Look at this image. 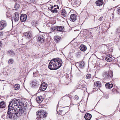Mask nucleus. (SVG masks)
Masks as SVG:
<instances>
[{
    "mask_svg": "<svg viewBox=\"0 0 120 120\" xmlns=\"http://www.w3.org/2000/svg\"><path fill=\"white\" fill-rule=\"evenodd\" d=\"M3 35V32H0V36H1Z\"/></svg>",
    "mask_w": 120,
    "mask_h": 120,
    "instance_id": "nucleus-44",
    "label": "nucleus"
},
{
    "mask_svg": "<svg viewBox=\"0 0 120 120\" xmlns=\"http://www.w3.org/2000/svg\"><path fill=\"white\" fill-rule=\"evenodd\" d=\"M117 12L118 14L120 15V7L118 8L117 9Z\"/></svg>",
    "mask_w": 120,
    "mask_h": 120,
    "instance_id": "nucleus-38",
    "label": "nucleus"
},
{
    "mask_svg": "<svg viewBox=\"0 0 120 120\" xmlns=\"http://www.w3.org/2000/svg\"><path fill=\"white\" fill-rule=\"evenodd\" d=\"M76 19L77 18L75 14H72L71 15L70 17V20L71 21L74 22Z\"/></svg>",
    "mask_w": 120,
    "mask_h": 120,
    "instance_id": "nucleus-15",
    "label": "nucleus"
},
{
    "mask_svg": "<svg viewBox=\"0 0 120 120\" xmlns=\"http://www.w3.org/2000/svg\"><path fill=\"white\" fill-rule=\"evenodd\" d=\"M15 15L12 18V21L13 22V20L14 22H16L19 19V14L17 12H15Z\"/></svg>",
    "mask_w": 120,
    "mask_h": 120,
    "instance_id": "nucleus-10",
    "label": "nucleus"
},
{
    "mask_svg": "<svg viewBox=\"0 0 120 120\" xmlns=\"http://www.w3.org/2000/svg\"><path fill=\"white\" fill-rule=\"evenodd\" d=\"M79 66L81 68H83L85 65V63L83 61L79 62Z\"/></svg>",
    "mask_w": 120,
    "mask_h": 120,
    "instance_id": "nucleus-27",
    "label": "nucleus"
},
{
    "mask_svg": "<svg viewBox=\"0 0 120 120\" xmlns=\"http://www.w3.org/2000/svg\"><path fill=\"white\" fill-rule=\"evenodd\" d=\"M14 89L15 90H18L20 88V85L18 84H15L14 86Z\"/></svg>",
    "mask_w": 120,
    "mask_h": 120,
    "instance_id": "nucleus-29",
    "label": "nucleus"
},
{
    "mask_svg": "<svg viewBox=\"0 0 120 120\" xmlns=\"http://www.w3.org/2000/svg\"><path fill=\"white\" fill-rule=\"evenodd\" d=\"M2 42L0 41V47L2 46Z\"/></svg>",
    "mask_w": 120,
    "mask_h": 120,
    "instance_id": "nucleus-43",
    "label": "nucleus"
},
{
    "mask_svg": "<svg viewBox=\"0 0 120 120\" xmlns=\"http://www.w3.org/2000/svg\"><path fill=\"white\" fill-rule=\"evenodd\" d=\"M63 111L62 110H60L59 111V114L61 115H63L62 114V111Z\"/></svg>",
    "mask_w": 120,
    "mask_h": 120,
    "instance_id": "nucleus-40",
    "label": "nucleus"
},
{
    "mask_svg": "<svg viewBox=\"0 0 120 120\" xmlns=\"http://www.w3.org/2000/svg\"><path fill=\"white\" fill-rule=\"evenodd\" d=\"M103 3V1L102 0H97L96 2V3L97 5L99 6L102 5Z\"/></svg>",
    "mask_w": 120,
    "mask_h": 120,
    "instance_id": "nucleus-21",
    "label": "nucleus"
},
{
    "mask_svg": "<svg viewBox=\"0 0 120 120\" xmlns=\"http://www.w3.org/2000/svg\"><path fill=\"white\" fill-rule=\"evenodd\" d=\"M64 27L63 26H55L52 27L51 30H56L60 32L64 30Z\"/></svg>",
    "mask_w": 120,
    "mask_h": 120,
    "instance_id": "nucleus-8",
    "label": "nucleus"
},
{
    "mask_svg": "<svg viewBox=\"0 0 120 120\" xmlns=\"http://www.w3.org/2000/svg\"><path fill=\"white\" fill-rule=\"evenodd\" d=\"M62 62L61 59L59 58H56L52 60L49 62L48 66L50 70H53L58 69L61 66Z\"/></svg>",
    "mask_w": 120,
    "mask_h": 120,
    "instance_id": "nucleus-1",
    "label": "nucleus"
},
{
    "mask_svg": "<svg viewBox=\"0 0 120 120\" xmlns=\"http://www.w3.org/2000/svg\"><path fill=\"white\" fill-rule=\"evenodd\" d=\"M119 111L120 112V109H119Z\"/></svg>",
    "mask_w": 120,
    "mask_h": 120,
    "instance_id": "nucleus-45",
    "label": "nucleus"
},
{
    "mask_svg": "<svg viewBox=\"0 0 120 120\" xmlns=\"http://www.w3.org/2000/svg\"><path fill=\"white\" fill-rule=\"evenodd\" d=\"M43 98L41 96H37L36 97V100L37 102L39 103L41 102L43 100Z\"/></svg>",
    "mask_w": 120,
    "mask_h": 120,
    "instance_id": "nucleus-14",
    "label": "nucleus"
},
{
    "mask_svg": "<svg viewBox=\"0 0 120 120\" xmlns=\"http://www.w3.org/2000/svg\"><path fill=\"white\" fill-rule=\"evenodd\" d=\"M112 59V56L111 55H108L106 56L105 60L107 62H110Z\"/></svg>",
    "mask_w": 120,
    "mask_h": 120,
    "instance_id": "nucleus-18",
    "label": "nucleus"
},
{
    "mask_svg": "<svg viewBox=\"0 0 120 120\" xmlns=\"http://www.w3.org/2000/svg\"><path fill=\"white\" fill-rule=\"evenodd\" d=\"M8 111L7 117L11 119L13 118L16 119L17 117V115L16 113V110L15 109L8 107Z\"/></svg>",
    "mask_w": 120,
    "mask_h": 120,
    "instance_id": "nucleus-2",
    "label": "nucleus"
},
{
    "mask_svg": "<svg viewBox=\"0 0 120 120\" xmlns=\"http://www.w3.org/2000/svg\"><path fill=\"white\" fill-rule=\"evenodd\" d=\"M8 23L5 20H3L0 21V30H2L7 26Z\"/></svg>",
    "mask_w": 120,
    "mask_h": 120,
    "instance_id": "nucleus-7",
    "label": "nucleus"
},
{
    "mask_svg": "<svg viewBox=\"0 0 120 120\" xmlns=\"http://www.w3.org/2000/svg\"><path fill=\"white\" fill-rule=\"evenodd\" d=\"M103 18V17H101L98 20H99V21H101L102 20V18Z\"/></svg>",
    "mask_w": 120,
    "mask_h": 120,
    "instance_id": "nucleus-42",
    "label": "nucleus"
},
{
    "mask_svg": "<svg viewBox=\"0 0 120 120\" xmlns=\"http://www.w3.org/2000/svg\"><path fill=\"white\" fill-rule=\"evenodd\" d=\"M7 53L9 56H10L11 57H13L15 55V53L12 50H11L8 51Z\"/></svg>",
    "mask_w": 120,
    "mask_h": 120,
    "instance_id": "nucleus-23",
    "label": "nucleus"
},
{
    "mask_svg": "<svg viewBox=\"0 0 120 120\" xmlns=\"http://www.w3.org/2000/svg\"><path fill=\"white\" fill-rule=\"evenodd\" d=\"M105 86L107 88L110 89L112 87L113 85L112 84H110L109 83H107L105 84Z\"/></svg>",
    "mask_w": 120,
    "mask_h": 120,
    "instance_id": "nucleus-28",
    "label": "nucleus"
},
{
    "mask_svg": "<svg viewBox=\"0 0 120 120\" xmlns=\"http://www.w3.org/2000/svg\"><path fill=\"white\" fill-rule=\"evenodd\" d=\"M67 14L66 11L65 9H63L61 12V14L64 17L66 16Z\"/></svg>",
    "mask_w": 120,
    "mask_h": 120,
    "instance_id": "nucleus-30",
    "label": "nucleus"
},
{
    "mask_svg": "<svg viewBox=\"0 0 120 120\" xmlns=\"http://www.w3.org/2000/svg\"><path fill=\"white\" fill-rule=\"evenodd\" d=\"M74 100H77L78 99L79 97L77 95H75L74 98Z\"/></svg>",
    "mask_w": 120,
    "mask_h": 120,
    "instance_id": "nucleus-39",
    "label": "nucleus"
},
{
    "mask_svg": "<svg viewBox=\"0 0 120 120\" xmlns=\"http://www.w3.org/2000/svg\"><path fill=\"white\" fill-rule=\"evenodd\" d=\"M47 84L45 83H43L41 85L39 89V90L43 91L45 90L46 89Z\"/></svg>",
    "mask_w": 120,
    "mask_h": 120,
    "instance_id": "nucleus-12",
    "label": "nucleus"
},
{
    "mask_svg": "<svg viewBox=\"0 0 120 120\" xmlns=\"http://www.w3.org/2000/svg\"><path fill=\"white\" fill-rule=\"evenodd\" d=\"M27 16L25 14H22L20 17V19L22 22L25 21L26 20Z\"/></svg>",
    "mask_w": 120,
    "mask_h": 120,
    "instance_id": "nucleus-17",
    "label": "nucleus"
},
{
    "mask_svg": "<svg viewBox=\"0 0 120 120\" xmlns=\"http://www.w3.org/2000/svg\"><path fill=\"white\" fill-rule=\"evenodd\" d=\"M91 77V75L90 74H87L86 76V78L87 79H89Z\"/></svg>",
    "mask_w": 120,
    "mask_h": 120,
    "instance_id": "nucleus-36",
    "label": "nucleus"
},
{
    "mask_svg": "<svg viewBox=\"0 0 120 120\" xmlns=\"http://www.w3.org/2000/svg\"><path fill=\"white\" fill-rule=\"evenodd\" d=\"M59 8H53L52 9V10H50L53 13H57V9H58Z\"/></svg>",
    "mask_w": 120,
    "mask_h": 120,
    "instance_id": "nucleus-34",
    "label": "nucleus"
},
{
    "mask_svg": "<svg viewBox=\"0 0 120 120\" xmlns=\"http://www.w3.org/2000/svg\"><path fill=\"white\" fill-rule=\"evenodd\" d=\"M103 97L106 99H107L109 98V95L107 94L105 95H104Z\"/></svg>",
    "mask_w": 120,
    "mask_h": 120,
    "instance_id": "nucleus-37",
    "label": "nucleus"
},
{
    "mask_svg": "<svg viewBox=\"0 0 120 120\" xmlns=\"http://www.w3.org/2000/svg\"><path fill=\"white\" fill-rule=\"evenodd\" d=\"M20 101V100L19 99H14L10 102L8 107H9L13 109L19 108V103Z\"/></svg>",
    "mask_w": 120,
    "mask_h": 120,
    "instance_id": "nucleus-3",
    "label": "nucleus"
},
{
    "mask_svg": "<svg viewBox=\"0 0 120 120\" xmlns=\"http://www.w3.org/2000/svg\"><path fill=\"white\" fill-rule=\"evenodd\" d=\"M37 113L38 115L37 117L36 118L37 120L43 119L46 117L47 116V113L46 112H45L43 110L38 111Z\"/></svg>",
    "mask_w": 120,
    "mask_h": 120,
    "instance_id": "nucleus-4",
    "label": "nucleus"
},
{
    "mask_svg": "<svg viewBox=\"0 0 120 120\" xmlns=\"http://www.w3.org/2000/svg\"><path fill=\"white\" fill-rule=\"evenodd\" d=\"M37 0H30V3H33L36 1Z\"/></svg>",
    "mask_w": 120,
    "mask_h": 120,
    "instance_id": "nucleus-41",
    "label": "nucleus"
},
{
    "mask_svg": "<svg viewBox=\"0 0 120 120\" xmlns=\"http://www.w3.org/2000/svg\"><path fill=\"white\" fill-rule=\"evenodd\" d=\"M25 103V102H23L22 101L20 102V101H19V106H20L21 108H22V107H26L27 106L26 104V103Z\"/></svg>",
    "mask_w": 120,
    "mask_h": 120,
    "instance_id": "nucleus-19",
    "label": "nucleus"
},
{
    "mask_svg": "<svg viewBox=\"0 0 120 120\" xmlns=\"http://www.w3.org/2000/svg\"><path fill=\"white\" fill-rule=\"evenodd\" d=\"M79 48L83 52L85 51L87 49L86 47L83 45H81L80 46Z\"/></svg>",
    "mask_w": 120,
    "mask_h": 120,
    "instance_id": "nucleus-22",
    "label": "nucleus"
},
{
    "mask_svg": "<svg viewBox=\"0 0 120 120\" xmlns=\"http://www.w3.org/2000/svg\"><path fill=\"white\" fill-rule=\"evenodd\" d=\"M81 82L82 83H83V84H80V86H81L82 87V88H86V83L85 82H84L83 81H82Z\"/></svg>",
    "mask_w": 120,
    "mask_h": 120,
    "instance_id": "nucleus-31",
    "label": "nucleus"
},
{
    "mask_svg": "<svg viewBox=\"0 0 120 120\" xmlns=\"http://www.w3.org/2000/svg\"><path fill=\"white\" fill-rule=\"evenodd\" d=\"M37 28L38 29V30H39L38 29V28Z\"/></svg>",
    "mask_w": 120,
    "mask_h": 120,
    "instance_id": "nucleus-47",
    "label": "nucleus"
},
{
    "mask_svg": "<svg viewBox=\"0 0 120 120\" xmlns=\"http://www.w3.org/2000/svg\"><path fill=\"white\" fill-rule=\"evenodd\" d=\"M23 35H25L26 38L28 39H31L32 37V33L30 31L24 33Z\"/></svg>",
    "mask_w": 120,
    "mask_h": 120,
    "instance_id": "nucleus-11",
    "label": "nucleus"
},
{
    "mask_svg": "<svg viewBox=\"0 0 120 120\" xmlns=\"http://www.w3.org/2000/svg\"><path fill=\"white\" fill-rule=\"evenodd\" d=\"M94 84L95 86H96L98 87H101V82L99 81H97L96 83H94Z\"/></svg>",
    "mask_w": 120,
    "mask_h": 120,
    "instance_id": "nucleus-26",
    "label": "nucleus"
},
{
    "mask_svg": "<svg viewBox=\"0 0 120 120\" xmlns=\"http://www.w3.org/2000/svg\"><path fill=\"white\" fill-rule=\"evenodd\" d=\"M54 39L55 41L58 42L61 40V38L60 37L56 36H54Z\"/></svg>",
    "mask_w": 120,
    "mask_h": 120,
    "instance_id": "nucleus-25",
    "label": "nucleus"
},
{
    "mask_svg": "<svg viewBox=\"0 0 120 120\" xmlns=\"http://www.w3.org/2000/svg\"><path fill=\"white\" fill-rule=\"evenodd\" d=\"M56 7V8H59V7L58 5H54V6H51L50 7L48 8V9L49 10H52L53 8H55Z\"/></svg>",
    "mask_w": 120,
    "mask_h": 120,
    "instance_id": "nucleus-32",
    "label": "nucleus"
},
{
    "mask_svg": "<svg viewBox=\"0 0 120 120\" xmlns=\"http://www.w3.org/2000/svg\"><path fill=\"white\" fill-rule=\"evenodd\" d=\"M37 38L38 41L42 43L44 42L45 38L43 36L39 35L37 37Z\"/></svg>",
    "mask_w": 120,
    "mask_h": 120,
    "instance_id": "nucleus-16",
    "label": "nucleus"
},
{
    "mask_svg": "<svg viewBox=\"0 0 120 120\" xmlns=\"http://www.w3.org/2000/svg\"><path fill=\"white\" fill-rule=\"evenodd\" d=\"M31 84L32 86L34 88L37 87L39 85L38 82L36 80H34L31 82Z\"/></svg>",
    "mask_w": 120,
    "mask_h": 120,
    "instance_id": "nucleus-13",
    "label": "nucleus"
},
{
    "mask_svg": "<svg viewBox=\"0 0 120 120\" xmlns=\"http://www.w3.org/2000/svg\"><path fill=\"white\" fill-rule=\"evenodd\" d=\"M91 117V115L89 113H86L84 116V118L86 120H90Z\"/></svg>",
    "mask_w": 120,
    "mask_h": 120,
    "instance_id": "nucleus-20",
    "label": "nucleus"
},
{
    "mask_svg": "<svg viewBox=\"0 0 120 120\" xmlns=\"http://www.w3.org/2000/svg\"><path fill=\"white\" fill-rule=\"evenodd\" d=\"M59 104V102L58 103V105Z\"/></svg>",
    "mask_w": 120,
    "mask_h": 120,
    "instance_id": "nucleus-50",
    "label": "nucleus"
},
{
    "mask_svg": "<svg viewBox=\"0 0 120 120\" xmlns=\"http://www.w3.org/2000/svg\"><path fill=\"white\" fill-rule=\"evenodd\" d=\"M14 62V60L12 59H10L8 61V63L9 64H12Z\"/></svg>",
    "mask_w": 120,
    "mask_h": 120,
    "instance_id": "nucleus-35",
    "label": "nucleus"
},
{
    "mask_svg": "<svg viewBox=\"0 0 120 120\" xmlns=\"http://www.w3.org/2000/svg\"><path fill=\"white\" fill-rule=\"evenodd\" d=\"M20 7V5L18 4H15L14 8L15 10L18 9Z\"/></svg>",
    "mask_w": 120,
    "mask_h": 120,
    "instance_id": "nucleus-33",
    "label": "nucleus"
},
{
    "mask_svg": "<svg viewBox=\"0 0 120 120\" xmlns=\"http://www.w3.org/2000/svg\"><path fill=\"white\" fill-rule=\"evenodd\" d=\"M34 73H33V74L34 75Z\"/></svg>",
    "mask_w": 120,
    "mask_h": 120,
    "instance_id": "nucleus-48",
    "label": "nucleus"
},
{
    "mask_svg": "<svg viewBox=\"0 0 120 120\" xmlns=\"http://www.w3.org/2000/svg\"><path fill=\"white\" fill-rule=\"evenodd\" d=\"M112 76V72L111 71L103 72L102 74L103 79L105 80L111 79Z\"/></svg>",
    "mask_w": 120,
    "mask_h": 120,
    "instance_id": "nucleus-5",
    "label": "nucleus"
},
{
    "mask_svg": "<svg viewBox=\"0 0 120 120\" xmlns=\"http://www.w3.org/2000/svg\"><path fill=\"white\" fill-rule=\"evenodd\" d=\"M95 16H94V19H95Z\"/></svg>",
    "mask_w": 120,
    "mask_h": 120,
    "instance_id": "nucleus-46",
    "label": "nucleus"
},
{
    "mask_svg": "<svg viewBox=\"0 0 120 120\" xmlns=\"http://www.w3.org/2000/svg\"><path fill=\"white\" fill-rule=\"evenodd\" d=\"M81 0H72L71 4L74 7H76L78 6L80 4Z\"/></svg>",
    "mask_w": 120,
    "mask_h": 120,
    "instance_id": "nucleus-9",
    "label": "nucleus"
},
{
    "mask_svg": "<svg viewBox=\"0 0 120 120\" xmlns=\"http://www.w3.org/2000/svg\"><path fill=\"white\" fill-rule=\"evenodd\" d=\"M6 105V104L4 101L0 102V108H4Z\"/></svg>",
    "mask_w": 120,
    "mask_h": 120,
    "instance_id": "nucleus-24",
    "label": "nucleus"
},
{
    "mask_svg": "<svg viewBox=\"0 0 120 120\" xmlns=\"http://www.w3.org/2000/svg\"><path fill=\"white\" fill-rule=\"evenodd\" d=\"M15 109L17 112L16 113L17 114V117L19 115L21 116L25 113V109L24 108H15Z\"/></svg>",
    "mask_w": 120,
    "mask_h": 120,
    "instance_id": "nucleus-6",
    "label": "nucleus"
},
{
    "mask_svg": "<svg viewBox=\"0 0 120 120\" xmlns=\"http://www.w3.org/2000/svg\"><path fill=\"white\" fill-rule=\"evenodd\" d=\"M57 112H58V111H57Z\"/></svg>",
    "mask_w": 120,
    "mask_h": 120,
    "instance_id": "nucleus-49",
    "label": "nucleus"
}]
</instances>
